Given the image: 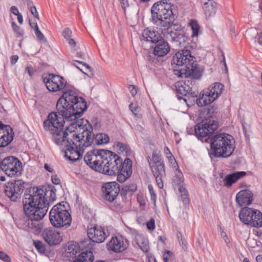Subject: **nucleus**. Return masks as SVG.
Masks as SVG:
<instances>
[{
    "mask_svg": "<svg viewBox=\"0 0 262 262\" xmlns=\"http://www.w3.org/2000/svg\"><path fill=\"white\" fill-rule=\"evenodd\" d=\"M56 107L59 115L70 120L80 117L87 109L85 100L70 90L63 92L57 102Z\"/></svg>",
    "mask_w": 262,
    "mask_h": 262,
    "instance_id": "obj_1",
    "label": "nucleus"
},
{
    "mask_svg": "<svg viewBox=\"0 0 262 262\" xmlns=\"http://www.w3.org/2000/svg\"><path fill=\"white\" fill-rule=\"evenodd\" d=\"M213 133L194 132V134L202 142L210 143L214 157H229L235 148L234 140L232 136L225 133L213 135Z\"/></svg>",
    "mask_w": 262,
    "mask_h": 262,
    "instance_id": "obj_2",
    "label": "nucleus"
},
{
    "mask_svg": "<svg viewBox=\"0 0 262 262\" xmlns=\"http://www.w3.org/2000/svg\"><path fill=\"white\" fill-rule=\"evenodd\" d=\"M45 191L38 188H31L25 193L23 199L24 210L27 216L41 220L48 210L49 203L45 198Z\"/></svg>",
    "mask_w": 262,
    "mask_h": 262,
    "instance_id": "obj_3",
    "label": "nucleus"
},
{
    "mask_svg": "<svg viewBox=\"0 0 262 262\" xmlns=\"http://www.w3.org/2000/svg\"><path fill=\"white\" fill-rule=\"evenodd\" d=\"M114 152L108 150L93 149L88 151L84 157L85 163L92 169L105 173H113L116 169L113 167L116 159Z\"/></svg>",
    "mask_w": 262,
    "mask_h": 262,
    "instance_id": "obj_4",
    "label": "nucleus"
},
{
    "mask_svg": "<svg viewBox=\"0 0 262 262\" xmlns=\"http://www.w3.org/2000/svg\"><path fill=\"white\" fill-rule=\"evenodd\" d=\"M83 132H76L71 139V144L66 145L64 157L72 162H76L82 157L85 148L90 146L88 137L84 140ZM90 139V138H88Z\"/></svg>",
    "mask_w": 262,
    "mask_h": 262,
    "instance_id": "obj_5",
    "label": "nucleus"
},
{
    "mask_svg": "<svg viewBox=\"0 0 262 262\" xmlns=\"http://www.w3.org/2000/svg\"><path fill=\"white\" fill-rule=\"evenodd\" d=\"M172 6L167 0H162L156 3L152 7V19L157 25L166 27L170 23L167 20L172 17Z\"/></svg>",
    "mask_w": 262,
    "mask_h": 262,
    "instance_id": "obj_6",
    "label": "nucleus"
},
{
    "mask_svg": "<svg viewBox=\"0 0 262 262\" xmlns=\"http://www.w3.org/2000/svg\"><path fill=\"white\" fill-rule=\"evenodd\" d=\"M49 219L52 225L57 228H67L72 222L70 213L61 203L52 207L49 213Z\"/></svg>",
    "mask_w": 262,
    "mask_h": 262,
    "instance_id": "obj_7",
    "label": "nucleus"
},
{
    "mask_svg": "<svg viewBox=\"0 0 262 262\" xmlns=\"http://www.w3.org/2000/svg\"><path fill=\"white\" fill-rule=\"evenodd\" d=\"M113 156L115 158L113 167L116 169L113 170V173H105L108 176H115L117 174V181L120 183L125 182L129 178L132 173V162L129 158H126L124 162L122 159L116 154L114 153Z\"/></svg>",
    "mask_w": 262,
    "mask_h": 262,
    "instance_id": "obj_8",
    "label": "nucleus"
},
{
    "mask_svg": "<svg viewBox=\"0 0 262 262\" xmlns=\"http://www.w3.org/2000/svg\"><path fill=\"white\" fill-rule=\"evenodd\" d=\"M224 88V85L221 83H213L203 91L202 96L196 100L197 104L199 106H203L213 102L221 95Z\"/></svg>",
    "mask_w": 262,
    "mask_h": 262,
    "instance_id": "obj_9",
    "label": "nucleus"
},
{
    "mask_svg": "<svg viewBox=\"0 0 262 262\" xmlns=\"http://www.w3.org/2000/svg\"><path fill=\"white\" fill-rule=\"evenodd\" d=\"M239 217L246 225L256 228L262 227V213L257 209L244 207L240 211Z\"/></svg>",
    "mask_w": 262,
    "mask_h": 262,
    "instance_id": "obj_10",
    "label": "nucleus"
},
{
    "mask_svg": "<svg viewBox=\"0 0 262 262\" xmlns=\"http://www.w3.org/2000/svg\"><path fill=\"white\" fill-rule=\"evenodd\" d=\"M0 169L9 177L18 176L23 170L22 163L14 157H7L1 160Z\"/></svg>",
    "mask_w": 262,
    "mask_h": 262,
    "instance_id": "obj_11",
    "label": "nucleus"
},
{
    "mask_svg": "<svg viewBox=\"0 0 262 262\" xmlns=\"http://www.w3.org/2000/svg\"><path fill=\"white\" fill-rule=\"evenodd\" d=\"M193 62L187 66V68L174 69V74L180 78L191 77L195 79H200L204 69L202 66L195 62L194 59Z\"/></svg>",
    "mask_w": 262,
    "mask_h": 262,
    "instance_id": "obj_12",
    "label": "nucleus"
},
{
    "mask_svg": "<svg viewBox=\"0 0 262 262\" xmlns=\"http://www.w3.org/2000/svg\"><path fill=\"white\" fill-rule=\"evenodd\" d=\"M194 56L191 55L189 50H182L177 52L173 56L172 60L173 71L174 69L187 68L191 63H193Z\"/></svg>",
    "mask_w": 262,
    "mask_h": 262,
    "instance_id": "obj_13",
    "label": "nucleus"
},
{
    "mask_svg": "<svg viewBox=\"0 0 262 262\" xmlns=\"http://www.w3.org/2000/svg\"><path fill=\"white\" fill-rule=\"evenodd\" d=\"M25 188L24 182L21 180L9 182L5 184V193L12 201L20 197Z\"/></svg>",
    "mask_w": 262,
    "mask_h": 262,
    "instance_id": "obj_14",
    "label": "nucleus"
},
{
    "mask_svg": "<svg viewBox=\"0 0 262 262\" xmlns=\"http://www.w3.org/2000/svg\"><path fill=\"white\" fill-rule=\"evenodd\" d=\"M43 81L47 89L53 92L62 91L67 84L66 80L62 77L52 74L43 77Z\"/></svg>",
    "mask_w": 262,
    "mask_h": 262,
    "instance_id": "obj_15",
    "label": "nucleus"
},
{
    "mask_svg": "<svg viewBox=\"0 0 262 262\" xmlns=\"http://www.w3.org/2000/svg\"><path fill=\"white\" fill-rule=\"evenodd\" d=\"M166 27L167 28L166 30L164 29V32L165 37L171 41L178 42L179 45L181 44L182 41H185L184 31L180 25L169 23L167 24Z\"/></svg>",
    "mask_w": 262,
    "mask_h": 262,
    "instance_id": "obj_16",
    "label": "nucleus"
},
{
    "mask_svg": "<svg viewBox=\"0 0 262 262\" xmlns=\"http://www.w3.org/2000/svg\"><path fill=\"white\" fill-rule=\"evenodd\" d=\"M87 124L92 130H98L100 127V124L98 119L96 118H94L92 119L91 122H89L86 120L74 121L66 127L65 131H75V130L78 129H83V131H90L86 127Z\"/></svg>",
    "mask_w": 262,
    "mask_h": 262,
    "instance_id": "obj_17",
    "label": "nucleus"
},
{
    "mask_svg": "<svg viewBox=\"0 0 262 262\" xmlns=\"http://www.w3.org/2000/svg\"><path fill=\"white\" fill-rule=\"evenodd\" d=\"M64 118L59 115L57 112H52L48 115V119L43 122L46 130L50 131H61L64 123Z\"/></svg>",
    "mask_w": 262,
    "mask_h": 262,
    "instance_id": "obj_18",
    "label": "nucleus"
},
{
    "mask_svg": "<svg viewBox=\"0 0 262 262\" xmlns=\"http://www.w3.org/2000/svg\"><path fill=\"white\" fill-rule=\"evenodd\" d=\"M67 250L68 253L70 254V256H73L75 258L73 262H92L94 260L93 254L90 251L82 252L77 256L79 248L76 245H70Z\"/></svg>",
    "mask_w": 262,
    "mask_h": 262,
    "instance_id": "obj_19",
    "label": "nucleus"
},
{
    "mask_svg": "<svg viewBox=\"0 0 262 262\" xmlns=\"http://www.w3.org/2000/svg\"><path fill=\"white\" fill-rule=\"evenodd\" d=\"M149 167L155 178L158 186L160 189L162 188L163 187V178L166 176L163 161L158 163L149 162Z\"/></svg>",
    "mask_w": 262,
    "mask_h": 262,
    "instance_id": "obj_20",
    "label": "nucleus"
},
{
    "mask_svg": "<svg viewBox=\"0 0 262 262\" xmlns=\"http://www.w3.org/2000/svg\"><path fill=\"white\" fill-rule=\"evenodd\" d=\"M102 189L104 199L110 203L115 200L120 191V186L116 182L104 184Z\"/></svg>",
    "mask_w": 262,
    "mask_h": 262,
    "instance_id": "obj_21",
    "label": "nucleus"
},
{
    "mask_svg": "<svg viewBox=\"0 0 262 262\" xmlns=\"http://www.w3.org/2000/svg\"><path fill=\"white\" fill-rule=\"evenodd\" d=\"M88 235L93 242L100 243L103 242L107 235L101 227H94L88 230Z\"/></svg>",
    "mask_w": 262,
    "mask_h": 262,
    "instance_id": "obj_22",
    "label": "nucleus"
},
{
    "mask_svg": "<svg viewBox=\"0 0 262 262\" xmlns=\"http://www.w3.org/2000/svg\"><path fill=\"white\" fill-rule=\"evenodd\" d=\"M82 134L84 136V140L88 137L90 140V146L92 144L100 145L103 144H106L108 142L110 138L107 134L103 133H98L96 135L93 134V132H84Z\"/></svg>",
    "mask_w": 262,
    "mask_h": 262,
    "instance_id": "obj_23",
    "label": "nucleus"
},
{
    "mask_svg": "<svg viewBox=\"0 0 262 262\" xmlns=\"http://www.w3.org/2000/svg\"><path fill=\"white\" fill-rule=\"evenodd\" d=\"M107 249L109 250L115 252H121L125 250L127 248L126 241L121 236H115L107 244Z\"/></svg>",
    "mask_w": 262,
    "mask_h": 262,
    "instance_id": "obj_24",
    "label": "nucleus"
},
{
    "mask_svg": "<svg viewBox=\"0 0 262 262\" xmlns=\"http://www.w3.org/2000/svg\"><path fill=\"white\" fill-rule=\"evenodd\" d=\"M162 38L160 33L154 29L147 28L145 29L141 37L142 42L154 44Z\"/></svg>",
    "mask_w": 262,
    "mask_h": 262,
    "instance_id": "obj_25",
    "label": "nucleus"
},
{
    "mask_svg": "<svg viewBox=\"0 0 262 262\" xmlns=\"http://www.w3.org/2000/svg\"><path fill=\"white\" fill-rule=\"evenodd\" d=\"M43 236L45 241L51 246L57 245L61 241L59 232L50 228L44 230Z\"/></svg>",
    "mask_w": 262,
    "mask_h": 262,
    "instance_id": "obj_26",
    "label": "nucleus"
},
{
    "mask_svg": "<svg viewBox=\"0 0 262 262\" xmlns=\"http://www.w3.org/2000/svg\"><path fill=\"white\" fill-rule=\"evenodd\" d=\"M253 194L248 190L245 189L239 191L236 196V201L241 206L250 205L253 201Z\"/></svg>",
    "mask_w": 262,
    "mask_h": 262,
    "instance_id": "obj_27",
    "label": "nucleus"
},
{
    "mask_svg": "<svg viewBox=\"0 0 262 262\" xmlns=\"http://www.w3.org/2000/svg\"><path fill=\"white\" fill-rule=\"evenodd\" d=\"M39 221L27 216L24 220L23 227L26 230L31 231L36 233H39L42 229V225Z\"/></svg>",
    "mask_w": 262,
    "mask_h": 262,
    "instance_id": "obj_28",
    "label": "nucleus"
},
{
    "mask_svg": "<svg viewBox=\"0 0 262 262\" xmlns=\"http://www.w3.org/2000/svg\"><path fill=\"white\" fill-rule=\"evenodd\" d=\"M218 126L219 124L217 121L211 119H206L196 125L194 131H200L201 129H202L203 131L205 130H207V131H215Z\"/></svg>",
    "mask_w": 262,
    "mask_h": 262,
    "instance_id": "obj_29",
    "label": "nucleus"
},
{
    "mask_svg": "<svg viewBox=\"0 0 262 262\" xmlns=\"http://www.w3.org/2000/svg\"><path fill=\"white\" fill-rule=\"evenodd\" d=\"M155 44L156 46L154 49V54L156 56L163 57L166 55L170 51L169 45L162 38Z\"/></svg>",
    "mask_w": 262,
    "mask_h": 262,
    "instance_id": "obj_30",
    "label": "nucleus"
},
{
    "mask_svg": "<svg viewBox=\"0 0 262 262\" xmlns=\"http://www.w3.org/2000/svg\"><path fill=\"white\" fill-rule=\"evenodd\" d=\"M246 175L245 171H237L234 173L227 175L223 180L224 185L227 187L236 182L239 179L244 177Z\"/></svg>",
    "mask_w": 262,
    "mask_h": 262,
    "instance_id": "obj_31",
    "label": "nucleus"
},
{
    "mask_svg": "<svg viewBox=\"0 0 262 262\" xmlns=\"http://www.w3.org/2000/svg\"><path fill=\"white\" fill-rule=\"evenodd\" d=\"M68 134L67 132H53V138L54 142L58 145H62L64 143L71 144L72 138H67Z\"/></svg>",
    "mask_w": 262,
    "mask_h": 262,
    "instance_id": "obj_32",
    "label": "nucleus"
},
{
    "mask_svg": "<svg viewBox=\"0 0 262 262\" xmlns=\"http://www.w3.org/2000/svg\"><path fill=\"white\" fill-rule=\"evenodd\" d=\"M72 64L89 77H91L93 76L91 67L86 63L79 60H74Z\"/></svg>",
    "mask_w": 262,
    "mask_h": 262,
    "instance_id": "obj_33",
    "label": "nucleus"
},
{
    "mask_svg": "<svg viewBox=\"0 0 262 262\" xmlns=\"http://www.w3.org/2000/svg\"><path fill=\"white\" fill-rule=\"evenodd\" d=\"M135 241L140 248L145 253L148 251L149 247L148 240L141 234H137Z\"/></svg>",
    "mask_w": 262,
    "mask_h": 262,
    "instance_id": "obj_34",
    "label": "nucleus"
},
{
    "mask_svg": "<svg viewBox=\"0 0 262 262\" xmlns=\"http://www.w3.org/2000/svg\"><path fill=\"white\" fill-rule=\"evenodd\" d=\"M14 137V132H0V147H5L11 142Z\"/></svg>",
    "mask_w": 262,
    "mask_h": 262,
    "instance_id": "obj_35",
    "label": "nucleus"
},
{
    "mask_svg": "<svg viewBox=\"0 0 262 262\" xmlns=\"http://www.w3.org/2000/svg\"><path fill=\"white\" fill-rule=\"evenodd\" d=\"M203 3L204 4L203 9L206 16H211L215 14L216 9L213 2L211 1Z\"/></svg>",
    "mask_w": 262,
    "mask_h": 262,
    "instance_id": "obj_36",
    "label": "nucleus"
},
{
    "mask_svg": "<svg viewBox=\"0 0 262 262\" xmlns=\"http://www.w3.org/2000/svg\"><path fill=\"white\" fill-rule=\"evenodd\" d=\"M116 147L126 156H129L132 153L130 147L126 144L118 142L116 143Z\"/></svg>",
    "mask_w": 262,
    "mask_h": 262,
    "instance_id": "obj_37",
    "label": "nucleus"
},
{
    "mask_svg": "<svg viewBox=\"0 0 262 262\" xmlns=\"http://www.w3.org/2000/svg\"><path fill=\"white\" fill-rule=\"evenodd\" d=\"M192 31V37H198L200 32V27L198 22L195 20H191L189 23Z\"/></svg>",
    "mask_w": 262,
    "mask_h": 262,
    "instance_id": "obj_38",
    "label": "nucleus"
},
{
    "mask_svg": "<svg viewBox=\"0 0 262 262\" xmlns=\"http://www.w3.org/2000/svg\"><path fill=\"white\" fill-rule=\"evenodd\" d=\"M137 189V186L135 185L132 184L130 185L124 186L120 190L121 195L125 196L127 193H133Z\"/></svg>",
    "mask_w": 262,
    "mask_h": 262,
    "instance_id": "obj_39",
    "label": "nucleus"
},
{
    "mask_svg": "<svg viewBox=\"0 0 262 262\" xmlns=\"http://www.w3.org/2000/svg\"><path fill=\"white\" fill-rule=\"evenodd\" d=\"M175 168V176L173 179V181L176 184L180 185L183 182L184 177L182 172L178 169V167Z\"/></svg>",
    "mask_w": 262,
    "mask_h": 262,
    "instance_id": "obj_40",
    "label": "nucleus"
},
{
    "mask_svg": "<svg viewBox=\"0 0 262 262\" xmlns=\"http://www.w3.org/2000/svg\"><path fill=\"white\" fill-rule=\"evenodd\" d=\"M129 110L136 117L138 118H141L142 117V115L141 113V109L140 106L138 105L134 104L133 103H131L129 105Z\"/></svg>",
    "mask_w": 262,
    "mask_h": 262,
    "instance_id": "obj_41",
    "label": "nucleus"
},
{
    "mask_svg": "<svg viewBox=\"0 0 262 262\" xmlns=\"http://www.w3.org/2000/svg\"><path fill=\"white\" fill-rule=\"evenodd\" d=\"M55 192L56 189L54 188H52L50 190L47 191L46 192L45 191V198L47 200L46 196L47 198H49V202H48L49 203V204L50 203H53L56 200V196Z\"/></svg>",
    "mask_w": 262,
    "mask_h": 262,
    "instance_id": "obj_42",
    "label": "nucleus"
},
{
    "mask_svg": "<svg viewBox=\"0 0 262 262\" xmlns=\"http://www.w3.org/2000/svg\"><path fill=\"white\" fill-rule=\"evenodd\" d=\"M11 25L14 32L16 34L17 37H22L24 35V31L21 30L20 27L17 26L15 22H12Z\"/></svg>",
    "mask_w": 262,
    "mask_h": 262,
    "instance_id": "obj_43",
    "label": "nucleus"
},
{
    "mask_svg": "<svg viewBox=\"0 0 262 262\" xmlns=\"http://www.w3.org/2000/svg\"><path fill=\"white\" fill-rule=\"evenodd\" d=\"M178 91L179 92V93L182 95L186 96L187 95V93L188 92V90L189 89V88L188 86H186V87H184L182 85V84L181 83H178Z\"/></svg>",
    "mask_w": 262,
    "mask_h": 262,
    "instance_id": "obj_44",
    "label": "nucleus"
},
{
    "mask_svg": "<svg viewBox=\"0 0 262 262\" xmlns=\"http://www.w3.org/2000/svg\"><path fill=\"white\" fill-rule=\"evenodd\" d=\"M180 192L181 193V196L184 202L187 203L188 202V194L187 191L185 188L183 186H180L179 188Z\"/></svg>",
    "mask_w": 262,
    "mask_h": 262,
    "instance_id": "obj_45",
    "label": "nucleus"
},
{
    "mask_svg": "<svg viewBox=\"0 0 262 262\" xmlns=\"http://www.w3.org/2000/svg\"><path fill=\"white\" fill-rule=\"evenodd\" d=\"M35 33L37 38L42 42H47V39L42 32L39 30V28H37V29H35Z\"/></svg>",
    "mask_w": 262,
    "mask_h": 262,
    "instance_id": "obj_46",
    "label": "nucleus"
},
{
    "mask_svg": "<svg viewBox=\"0 0 262 262\" xmlns=\"http://www.w3.org/2000/svg\"><path fill=\"white\" fill-rule=\"evenodd\" d=\"M0 259L4 262H11L10 257L6 253L0 251Z\"/></svg>",
    "mask_w": 262,
    "mask_h": 262,
    "instance_id": "obj_47",
    "label": "nucleus"
},
{
    "mask_svg": "<svg viewBox=\"0 0 262 262\" xmlns=\"http://www.w3.org/2000/svg\"><path fill=\"white\" fill-rule=\"evenodd\" d=\"M217 110V107L216 105H213L210 106L207 108V114L209 117H211L214 113H216Z\"/></svg>",
    "mask_w": 262,
    "mask_h": 262,
    "instance_id": "obj_48",
    "label": "nucleus"
},
{
    "mask_svg": "<svg viewBox=\"0 0 262 262\" xmlns=\"http://www.w3.org/2000/svg\"><path fill=\"white\" fill-rule=\"evenodd\" d=\"M161 161H163V160L159 157L157 152L155 151H153L152 155V160H151L150 162L158 163Z\"/></svg>",
    "mask_w": 262,
    "mask_h": 262,
    "instance_id": "obj_49",
    "label": "nucleus"
},
{
    "mask_svg": "<svg viewBox=\"0 0 262 262\" xmlns=\"http://www.w3.org/2000/svg\"><path fill=\"white\" fill-rule=\"evenodd\" d=\"M72 35V31L69 28H66L62 32V36L66 39H69Z\"/></svg>",
    "mask_w": 262,
    "mask_h": 262,
    "instance_id": "obj_50",
    "label": "nucleus"
},
{
    "mask_svg": "<svg viewBox=\"0 0 262 262\" xmlns=\"http://www.w3.org/2000/svg\"><path fill=\"white\" fill-rule=\"evenodd\" d=\"M150 195H151V200L154 202H156V195L154 190L153 187L151 185H149L148 186Z\"/></svg>",
    "mask_w": 262,
    "mask_h": 262,
    "instance_id": "obj_51",
    "label": "nucleus"
},
{
    "mask_svg": "<svg viewBox=\"0 0 262 262\" xmlns=\"http://www.w3.org/2000/svg\"><path fill=\"white\" fill-rule=\"evenodd\" d=\"M128 90L130 91V93H131V95L133 97H135V95L138 93V88L136 86H135V85H130L128 86Z\"/></svg>",
    "mask_w": 262,
    "mask_h": 262,
    "instance_id": "obj_52",
    "label": "nucleus"
},
{
    "mask_svg": "<svg viewBox=\"0 0 262 262\" xmlns=\"http://www.w3.org/2000/svg\"><path fill=\"white\" fill-rule=\"evenodd\" d=\"M146 226L148 230H154L155 228V220L151 219L149 222L146 223Z\"/></svg>",
    "mask_w": 262,
    "mask_h": 262,
    "instance_id": "obj_53",
    "label": "nucleus"
},
{
    "mask_svg": "<svg viewBox=\"0 0 262 262\" xmlns=\"http://www.w3.org/2000/svg\"><path fill=\"white\" fill-rule=\"evenodd\" d=\"M0 130L3 131H12L13 128L8 125H4L0 121Z\"/></svg>",
    "mask_w": 262,
    "mask_h": 262,
    "instance_id": "obj_54",
    "label": "nucleus"
},
{
    "mask_svg": "<svg viewBox=\"0 0 262 262\" xmlns=\"http://www.w3.org/2000/svg\"><path fill=\"white\" fill-rule=\"evenodd\" d=\"M30 11L31 14L36 18L39 19V15L37 12V9L35 6H32L30 8Z\"/></svg>",
    "mask_w": 262,
    "mask_h": 262,
    "instance_id": "obj_55",
    "label": "nucleus"
},
{
    "mask_svg": "<svg viewBox=\"0 0 262 262\" xmlns=\"http://www.w3.org/2000/svg\"><path fill=\"white\" fill-rule=\"evenodd\" d=\"M167 158L168 159L169 162L171 163V164L174 168H176L178 167V164L173 155L170 156V157H168Z\"/></svg>",
    "mask_w": 262,
    "mask_h": 262,
    "instance_id": "obj_56",
    "label": "nucleus"
},
{
    "mask_svg": "<svg viewBox=\"0 0 262 262\" xmlns=\"http://www.w3.org/2000/svg\"><path fill=\"white\" fill-rule=\"evenodd\" d=\"M172 254V253L169 251L166 250L165 253L163 254V258L164 262H168V260L169 259V257L171 256Z\"/></svg>",
    "mask_w": 262,
    "mask_h": 262,
    "instance_id": "obj_57",
    "label": "nucleus"
},
{
    "mask_svg": "<svg viewBox=\"0 0 262 262\" xmlns=\"http://www.w3.org/2000/svg\"><path fill=\"white\" fill-rule=\"evenodd\" d=\"M137 222L141 225H145L146 223V219L143 216L139 217L137 219Z\"/></svg>",
    "mask_w": 262,
    "mask_h": 262,
    "instance_id": "obj_58",
    "label": "nucleus"
},
{
    "mask_svg": "<svg viewBox=\"0 0 262 262\" xmlns=\"http://www.w3.org/2000/svg\"><path fill=\"white\" fill-rule=\"evenodd\" d=\"M10 11L15 15L19 13L18 9L14 6H13L10 8Z\"/></svg>",
    "mask_w": 262,
    "mask_h": 262,
    "instance_id": "obj_59",
    "label": "nucleus"
},
{
    "mask_svg": "<svg viewBox=\"0 0 262 262\" xmlns=\"http://www.w3.org/2000/svg\"><path fill=\"white\" fill-rule=\"evenodd\" d=\"M52 182L55 184H58L60 183V180L57 176H54L52 177Z\"/></svg>",
    "mask_w": 262,
    "mask_h": 262,
    "instance_id": "obj_60",
    "label": "nucleus"
},
{
    "mask_svg": "<svg viewBox=\"0 0 262 262\" xmlns=\"http://www.w3.org/2000/svg\"><path fill=\"white\" fill-rule=\"evenodd\" d=\"M26 71L28 72L30 76H32L33 74V70L31 67H27L26 69Z\"/></svg>",
    "mask_w": 262,
    "mask_h": 262,
    "instance_id": "obj_61",
    "label": "nucleus"
},
{
    "mask_svg": "<svg viewBox=\"0 0 262 262\" xmlns=\"http://www.w3.org/2000/svg\"><path fill=\"white\" fill-rule=\"evenodd\" d=\"M164 153L166 155L167 158H168V157H170V156L172 155L167 147H165L164 148Z\"/></svg>",
    "mask_w": 262,
    "mask_h": 262,
    "instance_id": "obj_62",
    "label": "nucleus"
},
{
    "mask_svg": "<svg viewBox=\"0 0 262 262\" xmlns=\"http://www.w3.org/2000/svg\"><path fill=\"white\" fill-rule=\"evenodd\" d=\"M18 56L17 55L12 56L11 57V64H15L18 60Z\"/></svg>",
    "mask_w": 262,
    "mask_h": 262,
    "instance_id": "obj_63",
    "label": "nucleus"
},
{
    "mask_svg": "<svg viewBox=\"0 0 262 262\" xmlns=\"http://www.w3.org/2000/svg\"><path fill=\"white\" fill-rule=\"evenodd\" d=\"M16 15L17 16V20L18 23L20 24H22L23 23V17L22 15L19 13V14H16Z\"/></svg>",
    "mask_w": 262,
    "mask_h": 262,
    "instance_id": "obj_64",
    "label": "nucleus"
}]
</instances>
